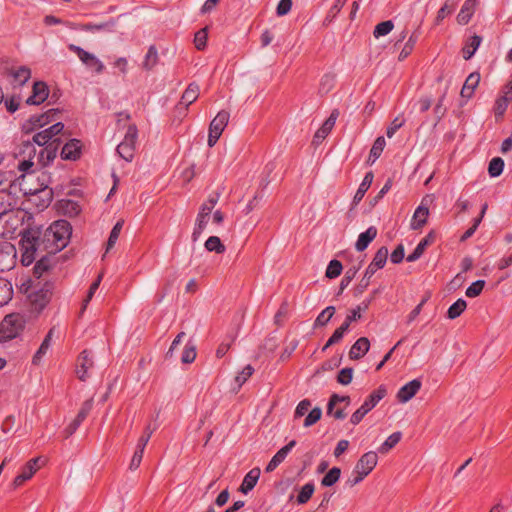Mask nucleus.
<instances>
[{"label": "nucleus", "mask_w": 512, "mask_h": 512, "mask_svg": "<svg viewBox=\"0 0 512 512\" xmlns=\"http://www.w3.org/2000/svg\"><path fill=\"white\" fill-rule=\"evenodd\" d=\"M432 202V198L430 196H426L422 199L420 205L416 208L410 223V227L413 230L422 229L428 220L429 217V206Z\"/></svg>", "instance_id": "9b49d317"}, {"label": "nucleus", "mask_w": 512, "mask_h": 512, "mask_svg": "<svg viewBox=\"0 0 512 512\" xmlns=\"http://www.w3.org/2000/svg\"><path fill=\"white\" fill-rule=\"evenodd\" d=\"M64 125L61 122H57L49 128L36 133L33 136V143L39 146L48 145L55 139H59L57 136L63 131Z\"/></svg>", "instance_id": "2eb2a0df"}, {"label": "nucleus", "mask_w": 512, "mask_h": 512, "mask_svg": "<svg viewBox=\"0 0 512 512\" xmlns=\"http://www.w3.org/2000/svg\"><path fill=\"white\" fill-rule=\"evenodd\" d=\"M55 328H51L47 335L45 336L44 340L42 341L40 347L35 352L34 356L32 357V364L38 366L43 357L46 355L47 351L50 348L52 336L54 334Z\"/></svg>", "instance_id": "c756f323"}, {"label": "nucleus", "mask_w": 512, "mask_h": 512, "mask_svg": "<svg viewBox=\"0 0 512 512\" xmlns=\"http://www.w3.org/2000/svg\"><path fill=\"white\" fill-rule=\"evenodd\" d=\"M335 313V308L330 306L325 308L316 318L315 325L324 326L326 325L330 319L333 317Z\"/></svg>", "instance_id": "6e6d98bb"}, {"label": "nucleus", "mask_w": 512, "mask_h": 512, "mask_svg": "<svg viewBox=\"0 0 512 512\" xmlns=\"http://www.w3.org/2000/svg\"><path fill=\"white\" fill-rule=\"evenodd\" d=\"M510 103H512V76L502 87L497 98L495 99L493 112L497 121L503 119Z\"/></svg>", "instance_id": "6e6552de"}, {"label": "nucleus", "mask_w": 512, "mask_h": 512, "mask_svg": "<svg viewBox=\"0 0 512 512\" xmlns=\"http://www.w3.org/2000/svg\"><path fill=\"white\" fill-rule=\"evenodd\" d=\"M340 475H341L340 468L333 467L322 478L321 485L325 486V487H330V486L334 485L336 482H338Z\"/></svg>", "instance_id": "a18cd8bd"}, {"label": "nucleus", "mask_w": 512, "mask_h": 512, "mask_svg": "<svg viewBox=\"0 0 512 512\" xmlns=\"http://www.w3.org/2000/svg\"><path fill=\"white\" fill-rule=\"evenodd\" d=\"M117 24V20L116 19H110L109 21L107 22H102V23H99V24H86L84 25V30L86 31H101V30H105V31H113L114 27L116 26Z\"/></svg>", "instance_id": "c03bdc74"}, {"label": "nucleus", "mask_w": 512, "mask_h": 512, "mask_svg": "<svg viewBox=\"0 0 512 512\" xmlns=\"http://www.w3.org/2000/svg\"><path fill=\"white\" fill-rule=\"evenodd\" d=\"M81 144L77 139L67 142L61 151V157L65 160H76L80 157Z\"/></svg>", "instance_id": "cd10ccee"}, {"label": "nucleus", "mask_w": 512, "mask_h": 512, "mask_svg": "<svg viewBox=\"0 0 512 512\" xmlns=\"http://www.w3.org/2000/svg\"><path fill=\"white\" fill-rule=\"evenodd\" d=\"M401 433L395 432L387 437V439L379 447V452L387 454L392 448H394L401 440Z\"/></svg>", "instance_id": "ea45409f"}, {"label": "nucleus", "mask_w": 512, "mask_h": 512, "mask_svg": "<svg viewBox=\"0 0 512 512\" xmlns=\"http://www.w3.org/2000/svg\"><path fill=\"white\" fill-rule=\"evenodd\" d=\"M377 463L378 456L376 452L369 451L364 453L357 461L352 472V485H357L362 482L373 471Z\"/></svg>", "instance_id": "423d86ee"}, {"label": "nucleus", "mask_w": 512, "mask_h": 512, "mask_svg": "<svg viewBox=\"0 0 512 512\" xmlns=\"http://www.w3.org/2000/svg\"><path fill=\"white\" fill-rule=\"evenodd\" d=\"M16 248L10 242L0 243V271H9L16 264Z\"/></svg>", "instance_id": "f8f14e48"}, {"label": "nucleus", "mask_w": 512, "mask_h": 512, "mask_svg": "<svg viewBox=\"0 0 512 512\" xmlns=\"http://www.w3.org/2000/svg\"><path fill=\"white\" fill-rule=\"evenodd\" d=\"M60 143V139H55L45 148H42L37 155L36 167H44L52 162L56 157Z\"/></svg>", "instance_id": "a211bd4d"}, {"label": "nucleus", "mask_w": 512, "mask_h": 512, "mask_svg": "<svg viewBox=\"0 0 512 512\" xmlns=\"http://www.w3.org/2000/svg\"><path fill=\"white\" fill-rule=\"evenodd\" d=\"M354 376V370L352 368H343L339 371L337 375V382L341 385H349Z\"/></svg>", "instance_id": "5fc2aeb1"}, {"label": "nucleus", "mask_w": 512, "mask_h": 512, "mask_svg": "<svg viewBox=\"0 0 512 512\" xmlns=\"http://www.w3.org/2000/svg\"><path fill=\"white\" fill-rule=\"evenodd\" d=\"M222 247H223V245L221 243V240L217 236H211L205 242V248L208 251L221 252Z\"/></svg>", "instance_id": "338daca9"}, {"label": "nucleus", "mask_w": 512, "mask_h": 512, "mask_svg": "<svg viewBox=\"0 0 512 512\" xmlns=\"http://www.w3.org/2000/svg\"><path fill=\"white\" fill-rule=\"evenodd\" d=\"M503 167L504 162L501 158H493L489 163L488 172L491 177H497L502 173Z\"/></svg>", "instance_id": "4d7b16f0"}, {"label": "nucleus", "mask_w": 512, "mask_h": 512, "mask_svg": "<svg viewBox=\"0 0 512 512\" xmlns=\"http://www.w3.org/2000/svg\"><path fill=\"white\" fill-rule=\"evenodd\" d=\"M485 287V281L484 280H477L473 282L465 291V295L468 298H476L478 297L483 289Z\"/></svg>", "instance_id": "3c124183"}, {"label": "nucleus", "mask_w": 512, "mask_h": 512, "mask_svg": "<svg viewBox=\"0 0 512 512\" xmlns=\"http://www.w3.org/2000/svg\"><path fill=\"white\" fill-rule=\"evenodd\" d=\"M372 182H373V174L371 172H368L364 176L361 184L359 185V187L354 195V198H353L354 205H357L363 199L365 193L370 188Z\"/></svg>", "instance_id": "f704fd0d"}, {"label": "nucleus", "mask_w": 512, "mask_h": 512, "mask_svg": "<svg viewBox=\"0 0 512 512\" xmlns=\"http://www.w3.org/2000/svg\"><path fill=\"white\" fill-rule=\"evenodd\" d=\"M11 75L13 77V84L21 86L30 79L31 72L27 67H19L12 70Z\"/></svg>", "instance_id": "4c0bfd02"}, {"label": "nucleus", "mask_w": 512, "mask_h": 512, "mask_svg": "<svg viewBox=\"0 0 512 512\" xmlns=\"http://www.w3.org/2000/svg\"><path fill=\"white\" fill-rule=\"evenodd\" d=\"M322 416V410L319 407L313 408L304 420V427H310L317 423Z\"/></svg>", "instance_id": "e2e57ef3"}, {"label": "nucleus", "mask_w": 512, "mask_h": 512, "mask_svg": "<svg viewBox=\"0 0 512 512\" xmlns=\"http://www.w3.org/2000/svg\"><path fill=\"white\" fill-rule=\"evenodd\" d=\"M386 395V386L380 385L370 393L361 406L369 413Z\"/></svg>", "instance_id": "b1692460"}, {"label": "nucleus", "mask_w": 512, "mask_h": 512, "mask_svg": "<svg viewBox=\"0 0 512 512\" xmlns=\"http://www.w3.org/2000/svg\"><path fill=\"white\" fill-rule=\"evenodd\" d=\"M386 145V141L384 137H378L370 150L369 159L373 158L372 161H375L383 152Z\"/></svg>", "instance_id": "864d4df0"}, {"label": "nucleus", "mask_w": 512, "mask_h": 512, "mask_svg": "<svg viewBox=\"0 0 512 512\" xmlns=\"http://www.w3.org/2000/svg\"><path fill=\"white\" fill-rule=\"evenodd\" d=\"M218 198H219V194H216L215 196H210L208 198V200L205 203H203L198 215L210 217V214H211L213 208L215 207V205L218 201Z\"/></svg>", "instance_id": "bf43d9fd"}, {"label": "nucleus", "mask_w": 512, "mask_h": 512, "mask_svg": "<svg viewBox=\"0 0 512 512\" xmlns=\"http://www.w3.org/2000/svg\"><path fill=\"white\" fill-rule=\"evenodd\" d=\"M422 383L418 379H414L403 385L396 394V399L400 403L410 401L421 389Z\"/></svg>", "instance_id": "6ab92c4d"}, {"label": "nucleus", "mask_w": 512, "mask_h": 512, "mask_svg": "<svg viewBox=\"0 0 512 512\" xmlns=\"http://www.w3.org/2000/svg\"><path fill=\"white\" fill-rule=\"evenodd\" d=\"M52 295V286L49 283H45L41 286H34L28 294V300L31 308L40 312L50 301Z\"/></svg>", "instance_id": "0eeeda50"}, {"label": "nucleus", "mask_w": 512, "mask_h": 512, "mask_svg": "<svg viewBox=\"0 0 512 512\" xmlns=\"http://www.w3.org/2000/svg\"><path fill=\"white\" fill-rule=\"evenodd\" d=\"M29 193L33 196H36L39 194V197L41 199V206L47 207L53 198V190L52 188L48 187L47 185L43 186L41 185L40 188L30 189Z\"/></svg>", "instance_id": "72a5a7b5"}, {"label": "nucleus", "mask_w": 512, "mask_h": 512, "mask_svg": "<svg viewBox=\"0 0 512 512\" xmlns=\"http://www.w3.org/2000/svg\"><path fill=\"white\" fill-rule=\"evenodd\" d=\"M102 276H103L102 273L99 274L97 279L91 284V286H90V288L88 290L87 296L83 300L81 312H83L87 308L89 302L93 298L95 292L97 291V289H98V287H99V285L101 283Z\"/></svg>", "instance_id": "603ef678"}, {"label": "nucleus", "mask_w": 512, "mask_h": 512, "mask_svg": "<svg viewBox=\"0 0 512 512\" xmlns=\"http://www.w3.org/2000/svg\"><path fill=\"white\" fill-rule=\"evenodd\" d=\"M70 236V223L66 220L55 221L46 229L44 233L45 241L50 243V246L46 245L45 248H49L50 253L60 251L66 247Z\"/></svg>", "instance_id": "f257e3e1"}, {"label": "nucleus", "mask_w": 512, "mask_h": 512, "mask_svg": "<svg viewBox=\"0 0 512 512\" xmlns=\"http://www.w3.org/2000/svg\"><path fill=\"white\" fill-rule=\"evenodd\" d=\"M199 96V87L196 84H190L188 88L184 91L181 100L176 105V112L179 114V116H185L187 108L189 105H191L193 102L197 100Z\"/></svg>", "instance_id": "dca6fc26"}, {"label": "nucleus", "mask_w": 512, "mask_h": 512, "mask_svg": "<svg viewBox=\"0 0 512 512\" xmlns=\"http://www.w3.org/2000/svg\"><path fill=\"white\" fill-rule=\"evenodd\" d=\"M480 43H481V37L476 36V35L471 37L462 49L463 58L465 60L470 59L474 55L476 50L478 49Z\"/></svg>", "instance_id": "58836bf2"}, {"label": "nucleus", "mask_w": 512, "mask_h": 512, "mask_svg": "<svg viewBox=\"0 0 512 512\" xmlns=\"http://www.w3.org/2000/svg\"><path fill=\"white\" fill-rule=\"evenodd\" d=\"M311 402L307 399L300 401L295 409L294 417L299 418L304 416L310 409Z\"/></svg>", "instance_id": "774afa93"}, {"label": "nucleus", "mask_w": 512, "mask_h": 512, "mask_svg": "<svg viewBox=\"0 0 512 512\" xmlns=\"http://www.w3.org/2000/svg\"><path fill=\"white\" fill-rule=\"evenodd\" d=\"M434 240V235L430 232L420 243L417 245L413 253L407 257V261L413 262L417 260L425 251L426 247Z\"/></svg>", "instance_id": "c9c22d12"}, {"label": "nucleus", "mask_w": 512, "mask_h": 512, "mask_svg": "<svg viewBox=\"0 0 512 512\" xmlns=\"http://www.w3.org/2000/svg\"><path fill=\"white\" fill-rule=\"evenodd\" d=\"M478 0H466L457 15V22L466 25L474 14Z\"/></svg>", "instance_id": "c85d7f7f"}, {"label": "nucleus", "mask_w": 512, "mask_h": 512, "mask_svg": "<svg viewBox=\"0 0 512 512\" xmlns=\"http://www.w3.org/2000/svg\"><path fill=\"white\" fill-rule=\"evenodd\" d=\"M39 460L40 458H33L26 463L22 469V472L14 479V487L21 486L25 481L29 480L36 473V471L39 469Z\"/></svg>", "instance_id": "412c9836"}, {"label": "nucleus", "mask_w": 512, "mask_h": 512, "mask_svg": "<svg viewBox=\"0 0 512 512\" xmlns=\"http://www.w3.org/2000/svg\"><path fill=\"white\" fill-rule=\"evenodd\" d=\"M24 328V319L20 314H9L0 323V334L3 338L12 339Z\"/></svg>", "instance_id": "1a4fd4ad"}, {"label": "nucleus", "mask_w": 512, "mask_h": 512, "mask_svg": "<svg viewBox=\"0 0 512 512\" xmlns=\"http://www.w3.org/2000/svg\"><path fill=\"white\" fill-rule=\"evenodd\" d=\"M232 196L237 201L242 212L246 215L257 207L261 198L257 187L245 183L238 185L232 191Z\"/></svg>", "instance_id": "7ed1b4c3"}, {"label": "nucleus", "mask_w": 512, "mask_h": 512, "mask_svg": "<svg viewBox=\"0 0 512 512\" xmlns=\"http://www.w3.org/2000/svg\"><path fill=\"white\" fill-rule=\"evenodd\" d=\"M20 240L22 258L21 262L24 266H29L36 259V252L40 247L41 231L38 228H29L24 232Z\"/></svg>", "instance_id": "39448f33"}, {"label": "nucleus", "mask_w": 512, "mask_h": 512, "mask_svg": "<svg viewBox=\"0 0 512 512\" xmlns=\"http://www.w3.org/2000/svg\"><path fill=\"white\" fill-rule=\"evenodd\" d=\"M480 74L477 72L471 73L465 80L461 89L460 95L462 98L470 99L474 95L475 89L480 83Z\"/></svg>", "instance_id": "a878e982"}, {"label": "nucleus", "mask_w": 512, "mask_h": 512, "mask_svg": "<svg viewBox=\"0 0 512 512\" xmlns=\"http://www.w3.org/2000/svg\"><path fill=\"white\" fill-rule=\"evenodd\" d=\"M394 28V24L391 20L380 22L376 25L373 35L375 38H380L388 35Z\"/></svg>", "instance_id": "8fccbe9b"}, {"label": "nucleus", "mask_w": 512, "mask_h": 512, "mask_svg": "<svg viewBox=\"0 0 512 512\" xmlns=\"http://www.w3.org/2000/svg\"><path fill=\"white\" fill-rule=\"evenodd\" d=\"M15 166L20 172L33 173L37 162V151L34 143L23 141L14 151Z\"/></svg>", "instance_id": "20e7f679"}, {"label": "nucleus", "mask_w": 512, "mask_h": 512, "mask_svg": "<svg viewBox=\"0 0 512 512\" xmlns=\"http://www.w3.org/2000/svg\"><path fill=\"white\" fill-rule=\"evenodd\" d=\"M13 296L12 284L4 279L0 278V307L7 304Z\"/></svg>", "instance_id": "e433bc0d"}, {"label": "nucleus", "mask_w": 512, "mask_h": 512, "mask_svg": "<svg viewBox=\"0 0 512 512\" xmlns=\"http://www.w3.org/2000/svg\"><path fill=\"white\" fill-rule=\"evenodd\" d=\"M157 62H158L157 49L155 48V46H150L145 55L142 66L146 70H151L153 67H155Z\"/></svg>", "instance_id": "37998d69"}, {"label": "nucleus", "mask_w": 512, "mask_h": 512, "mask_svg": "<svg viewBox=\"0 0 512 512\" xmlns=\"http://www.w3.org/2000/svg\"><path fill=\"white\" fill-rule=\"evenodd\" d=\"M377 229L375 227H369L365 232L361 233L358 236V239L355 244V248L358 251L365 250L368 245L376 238Z\"/></svg>", "instance_id": "7c9ffc66"}, {"label": "nucleus", "mask_w": 512, "mask_h": 512, "mask_svg": "<svg viewBox=\"0 0 512 512\" xmlns=\"http://www.w3.org/2000/svg\"><path fill=\"white\" fill-rule=\"evenodd\" d=\"M348 328H349V323L344 322L338 329L335 330L333 335L329 338V340L323 347V350H326L328 347L338 343L342 339L344 333L348 330Z\"/></svg>", "instance_id": "de8ad7c7"}, {"label": "nucleus", "mask_w": 512, "mask_h": 512, "mask_svg": "<svg viewBox=\"0 0 512 512\" xmlns=\"http://www.w3.org/2000/svg\"><path fill=\"white\" fill-rule=\"evenodd\" d=\"M68 48L71 52L75 53L79 57L81 62L85 64L87 67L94 69L96 73L103 72L104 65L94 54L89 53L81 47L76 46L74 44H70Z\"/></svg>", "instance_id": "ddd939ff"}, {"label": "nucleus", "mask_w": 512, "mask_h": 512, "mask_svg": "<svg viewBox=\"0 0 512 512\" xmlns=\"http://www.w3.org/2000/svg\"><path fill=\"white\" fill-rule=\"evenodd\" d=\"M343 266L338 260H331L326 268L325 276L329 279H334L341 275Z\"/></svg>", "instance_id": "09e8293b"}, {"label": "nucleus", "mask_w": 512, "mask_h": 512, "mask_svg": "<svg viewBox=\"0 0 512 512\" xmlns=\"http://www.w3.org/2000/svg\"><path fill=\"white\" fill-rule=\"evenodd\" d=\"M415 44H416V39L411 36L407 40V42L404 44L403 48L401 49V51L398 55V60L404 61L409 55H411V53L413 52V49L415 47Z\"/></svg>", "instance_id": "680f3d73"}, {"label": "nucleus", "mask_w": 512, "mask_h": 512, "mask_svg": "<svg viewBox=\"0 0 512 512\" xmlns=\"http://www.w3.org/2000/svg\"><path fill=\"white\" fill-rule=\"evenodd\" d=\"M123 224H124V220H119L116 222V224L112 228L108 242H107L106 252H108L116 244V242L119 238V235L121 233V230L123 228Z\"/></svg>", "instance_id": "49530a36"}, {"label": "nucleus", "mask_w": 512, "mask_h": 512, "mask_svg": "<svg viewBox=\"0 0 512 512\" xmlns=\"http://www.w3.org/2000/svg\"><path fill=\"white\" fill-rule=\"evenodd\" d=\"M48 97V87L44 82H35L32 95L27 99L28 104L39 105Z\"/></svg>", "instance_id": "393cba45"}, {"label": "nucleus", "mask_w": 512, "mask_h": 512, "mask_svg": "<svg viewBox=\"0 0 512 512\" xmlns=\"http://www.w3.org/2000/svg\"><path fill=\"white\" fill-rule=\"evenodd\" d=\"M260 473L261 472L259 468L251 469L243 479V482L240 486L241 492L246 494L249 491H251L257 484L260 477Z\"/></svg>", "instance_id": "2f4dec72"}, {"label": "nucleus", "mask_w": 512, "mask_h": 512, "mask_svg": "<svg viewBox=\"0 0 512 512\" xmlns=\"http://www.w3.org/2000/svg\"><path fill=\"white\" fill-rule=\"evenodd\" d=\"M137 133L138 131L136 126L129 125L123 141L117 147L119 156L126 161H132L134 157Z\"/></svg>", "instance_id": "9d476101"}, {"label": "nucleus", "mask_w": 512, "mask_h": 512, "mask_svg": "<svg viewBox=\"0 0 512 512\" xmlns=\"http://www.w3.org/2000/svg\"><path fill=\"white\" fill-rule=\"evenodd\" d=\"M224 131V115L221 112L211 121L208 133V146L213 147Z\"/></svg>", "instance_id": "aec40b11"}, {"label": "nucleus", "mask_w": 512, "mask_h": 512, "mask_svg": "<svg viewBox=\"0 0 512 512\" xmlns=\"http://www.w3.org/2000/svg\"><path fill=\"white\" fill-rule=\"evenodd\" d=\"M349 403V396H339L337 394H333L327 406L328 415L334 417L335 419H343L345 417L344 410L349 405Z\"/></svg>", "instance_id": "4468645a"}, {"label": "nucleus", "mask_w": 512, "mask_h": 512, "mask_svg": "<svg viewBox=\"0 0 512 512\" xmlns=\"http://www.w3.org/2000/svg\"><path fill=\"white\" fill-rule=\"evenodd\" d=\"M314 491H315V487L312 483H307L304 486H302L297 495V499H296L297 503L298 504L307 503L311 499Z\"/></svg>", "instance_id": "79ce46f5"}, {"label": "nucleus", "mask_w": 512, "mask_h": 512, "mask_svg": "<svg viewBox=\"0 0 512 512\" xmlns=\"http://www.w3.org/2000/svg\"><path fill=\"white\" fill-rule=\"evenodd\" d=\"M11 205L0 210V237L11 238L24 221L25 213Z\"/></svg>", "instance_id": "f03ea898"}, {"label": "nucleus", "mask_w": 512, "mask_h": 512, "mask_svg": "<svg viewBox=\"0 0 512 512\" xmlns=\"http://www.w3.org/2000/svg\"><path fill=\"white\" fill-rule=\"evenodd\" d=\"M207 41V27L199 30L194 37V44L198 50H202L206 46Z\"/></svg>", "instance_id": "69168bd1"}, {"label": "nucleus", "mask_w": 512, "mask_h": 512, "mask_svg": "<svg viewBox=\"0 0 512 512\" xmlns=\"http://www.w3.org/2000/svg\"><path fill=\"white\" fill-rule=\"evenodd\" d=\"M210 217L198 215L196 225L192 234L193 241H196L204 228L206 227Z\"/></svg>", "instance_id": "052dcab7"}, {"label": "nucleus", "mask_w": 512, "mask_h": 512, "mask_svg": "<svg viewBox=\"0 0 512 512\" xmlns=\"http://www.w3.org/2000/svg\"><path fill=\"white\" fill-rule=\"evenodd\" d=\"M94 361L91 353L84 350L80 353L76 361V375L81 381L89 377V370L93 367Z\"/></svg>", "instance_id": "f3484780"}, {"label": "nucleus", "mask_w": 512, "mask_h": 512, "mask_svg": "<svg viewBox=\"0 0 512 512\" xmlns=\"http://www.w3.org/2000/svg\"><path fill=\"white\" fill-rule=\"evenodd\" d=\"M253 368L251 365H246L241 371H239L233 378L230 384V392L236 394L242 385L252 376Z\"/></svg>", "instance_id": "bb28decb"}, {"label": "nucleus", "mask_w": 512, "mask_h": 512, "mask_svg": "<svg viewBox=\"0 0 512 512\" xmlns=\"http://www.w3.org/2000/svg\"><path fill=\"white\" fill-rule=\"evenodd\" d=\"M387 255H388V251L386 248H381L379 249L371 264L373 265V267H376L378 269H382L384 266H385V263H386V260H387Z\"/></svg>", "instance_id": "13d9d810"}, {"label": "nucleus", "mask_w": 512, "mask_h": 512, "mask_svg": "<svg viewBox=\"0 0 512 512\" xmlns=\"http://www.w3.org/2000/svg\"><path fill=\"white\" fill-rule=\"evenodd\" d=\"M296 445L295 440H291L287 445L282 447L269 461L265 471L270 473L274 471L287 457L290 450Z\"/></svg>", "instance_id": "5701e85b"}, {"label": "nucleus", "mask_w": 512, "mask_h": 512, "mask_svg": "<svg viewBox=\"0 0 512 512\" xmlns=\"http://www.w3.org/2000/svg\"><path fill=\"white\" fill-rule=\"evenodd\" d=\"M467 308V303L463 299H458L455 303H453L447 311V317L451 320L459 317Z\"/></svg>", "instance_id": "a19ab883"}, {"label": "nucleus", "mask_w": 512, "mask_h": 512, "mask_svg": "<svg viewBox=\"0 0 512 512\" xmlns=\"http://www.w3.org/2000/svg\"><path fill=\"white\" fill-rule=\"evenodd\" d=\"M336 122V118L334 115H331L324 123L323 125L315 132L314 135V143L319 144L321 143L332 131L334 125Z\"/></svg>", "instance_id": "473e14b6"}, {"label": "nucleus", "mask_w": 512, "mask_h": 512, "mask_svg": "<svg viewBox=\"0 0 512 512\" xmlns=\"http://www.w3.org/2000/svg\"><path fill=\"white\" fill-rule=\"evenodd\" d=\"M196 358V348L193 344L188 343L182 353L181 361L185 364L192 363Z\"/></svg>", "instance_id": "0e129e2a"}, {"label": "nucleus", "mask_w": 512, "mask_h": 512, "mask_svg": "<svg viewBox=\"0 0 512 512\" xmlns=\"http://www.w3.org/2000/svg\"><path fill=\"white\" fill-rule=\"evenodd\" d=\"M370 349V341L367 337H360L351 346L348 356L350 360L356 361L363 358Z\"/></svg>", "instance_id": "4be33fe9"}]
</instances>
